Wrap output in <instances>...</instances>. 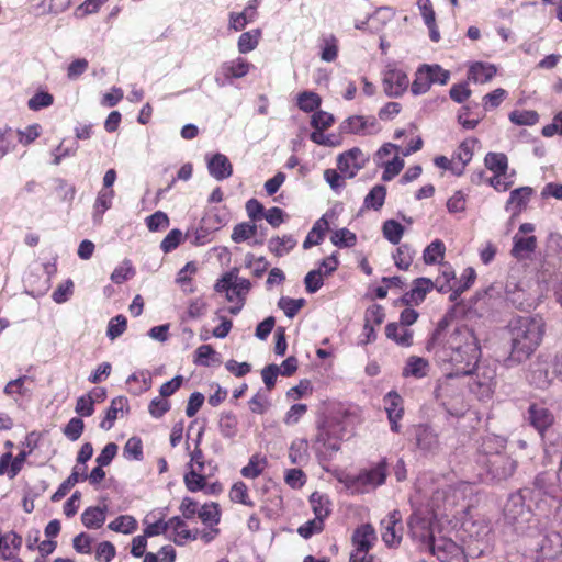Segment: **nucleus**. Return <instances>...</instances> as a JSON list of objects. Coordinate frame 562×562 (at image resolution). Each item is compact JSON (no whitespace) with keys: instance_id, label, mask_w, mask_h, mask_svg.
<instances>
[{"instance_id":"nucleus-1","label":"nucleus","mask_w":562,"mask_h":562,"mask_svg":"<svg viewBox=\"0 0 562 562\" xmlns=\"http://www.w3.org/2000/svg\"><path fill=\"white\" fill-rule=\"evenodd\" d=\"M529 487L512 493L504 506V519L533 553L535 562H562V508L543 526L526 504Z\"/></svg>"},{"instance_id":"nucleus-2","label":"nucleus","mask_w":562,"mask_h":562,"mask_svg":"<svg viewBox=\"0 0 562 562\" xmlns=\"http://www.w3.org/2000/svg\"><path fill=\"white\" fill-rule=\"evenodd\" d=\"M430 352L447 372V379L472 375L481 358L479 340L474 330L467 325L456 327Z\"/></svg>"},{"instance_id":"nucleus-3","label":"nucleus","mask_w":562,"mask_h":562,"mask_svg":"<svg viewBox=\"0 0 562 562\" xmlns=\"http://www.w3.org/2000/svg\"><path fill=\"white\" fill-rule=\"evenodd\" d=\"M509 353L505 366L510 368L528 360L540 346L544 335V322L539 316H515L505 327Z\"/></svg>"},{"instance_id":"nucleus-4","label":"nucleus","mask_w":562,"mask_h":562,"mask_svg":"<svg viewBox=\"0 0 562 562\" xmlns=\"http://www.w3.org/2000/svg\"><path fill=\"white\" fill-rule=\"evenodd\" d=\"M506 440L502 437H486L480 449L477 463L485 469L487 479L493 483L508 480L517 468V462L503 452Z\"/></svg>"},{"instance_id":"nucleus-5","label":"nucleus","mask_w":562,"mask_h":562,"mask_svg":"<svg viewBox=\"0 0 562 562\" xmlns=\"http://www.w3.org/2000/svg\"><path fill=\"white\" fill-rule=\"evenodd\" d=\"M228 222V214L222 212L218 207L209 209L200 220L198 226H191L187 229L184 237L193 246H203L212 240L215 232L220 231Z\"/></svg>"},{"instance_id":"nucleus-6","label":"nucleus","mask_w":562,"mask_h":562,"mask_svg":"<svg viewBox=\"0 0 562 562\" xmlns=\"http://www.w3.org/2000/svg\"><path fill=\"white\" fill-rule=\"evenodd\" d=\"M339 424L335 422H323L318 425L317 435L313 443L316 457L319 462L329 461L340 449V438L338 431Z\"/></svg>"},{"instance_id":"nucleus-7","label":"nucleus","mask_w":562,"mask_h":562,"mask_svg":"<svg viewBox=\"0 0 562 562\" xmlns=\"http://www.w3.org/2000/svg\"><path fill=\"white\" fill-rule=\"evenodd\" d=\"M41 435L36 431L27 434L22 442L23 449L13 458L11 452H5L0 457V475L8 474L9 479H14L22 470L27 457L37 448Z\"/></svg>"},{"instance_id":"nucleus-8","label":"nucleus","mask_w":562,"mask_h":562,"mask_svg":"<svg viewBox=\"0 0 562 562\" xmlns=\"http://www.w3.org/2000/svg\"><path fill=\"white\" fill-rule=\"evenodd\" d=\"M387 476V463L385 459H381L374 467L361 470L356 475L347 479L346 485L352 492L364 493L368 487H378L385 483Z\"/></svg>"},{"instance_id":"nucleus-9","label":"nucleus","mask_w":562,"mask_h":562,"mask_svg":"<svg viewBox=\"0 0 562 562\" xmlns=\"http://www.w3.org/2000/svg\"><path fill=\"white\" fill-rule=\"evenodd\" d=\"M426 550L435 555L439 562H468L464 549L450 538L432 539Z\"/></svg>"},{"instance_id":"nucleus-10","label":"nucleus","mask_w":562,"mask_h":562,"mask_svg":"<svg viewBox=\"0 0 562 562\" xmlns=\"http://www.w3.org/2000/svg\"><path fill=\"white\" fill-rule=\"evenodd\" d=\"M408 436L414 440L417 449L425 456L436 454L440 449L439 435L429 424L413 425Z\"/></svg>"},{"instance_id":"nucleus-11","label":"nucleus","mask_w":562,"mask_h":562,"mask_svg":"<svg viewBox=\"0 0 562 562\" xmlns=\"http://www.w3.org/2000/svg\"><path fill=\"white\" fill-rule=\"evenodd\" d=\"M555 475H552L547 472L539 473L533 480V487L529 488L530 502H535L536 506L539 508L541 502H547V498L550 501H555L558 497L559 486L555 483Z\"/></svg>"},{"instance_id":"nucleus-12","label":"nucleus","mask_w":562,"mask_h":562,"mask_svg":"<svg viewBox=\"0 0 562 562\" xmlns=\"http://www.w3.org/2000/svg\"><path fill=\"white\" fill-rule=\"evenodd\" d=\"M554 376L553 362L548 356L539 355L536 360L531 362L527 379L535 387L544 390L551 384Z\"/></svg>"},{"instance_id":"nucleus-13","label":"nucleus","mask_w":562,"mask_h":562,"mask_svg":"<svg viewBox=\"0 0 562 562\" xmlns=\"http://www.w3.org/2000/svg\"><path fill=\"white\" fill-rule=\"evenodd\" d=\"M369 157L359 147H352L338 155L337 169L345 178L351 179L366 166Z\"/></svg>"},{"instance_id":"nucleus-14","label":"nucleus","mask_w":562,"mask_h":562,"mask_svg":"<svg viewBox=\"0 0 562 562\" xmlns=\"http://www.w3.org/2000/svg\"><path fill=\"white\" fill-rule=\"evenodd\" d=\"M408 533L413 540L420 542L426 550L428 543L436 539L432 532L430 520L420 512H414L407 519Z\"/></svg>"},{"instance_id":"nucleus-15","label":"nucleus","mask_w":562,"mask_h":562,"mask_svg":"<svg viewBox=\"0 0 562 562\" xmlns=\"http://www.w3.org/2000/svg\"><path fill=\"white\" fill-rule=\"evenodd\" d=\"M383 89L389 98H400L408 89L407 74L394 66H387L383 72Z\"/></svg>"},{"instance_id":"nucleus-16","label":"nucleus","mask_w":562,"mask_h":562,"mask_svg":"<svg viewBox=\"0 0 562 562\" xmlns=\"http://www.w3.org/2000/svg\"><path fill=\"white\" fill-rule=\"evenodd\" d=\"M340 134L369 135L376 133L380 127L376 119L372 115H351L339 124Z\"/></svg>"},{"instance_id":"nucleus-17","label":"nucleus","mask_w":562,"mask_h":562,"mask_svg":"<svg viewBox=\"0 0 562 562\" xmlns=\"http://www.w3.org/2000/svg\"><path fill=\"white\" fill-rule=\"evenodd\" d=\"M525 420L540 434L554 426L555 417L543 404L532 402L527 407Z\"/></svg>"},{"instance_id":"nucleus-18","label":"nucleus","mask_w":562,"mask_h":562,"mask_svg":"<svg viewBox=\"0 0 562 562\" xmlns=\"http://www.w3.org/2000/svg\"><path fill=\"white\" fill-rule=\"evenodd\" d=\"M382 540L386 547H397L402 540V515L400 510L394 509L381 520Z\"/></svg>"},{"instance_id":"nucleus-19","label":"nucleus","mask_w":562,"mask_h":562,"mask_svg":"<svg viewBox=\"0 0 562 562\" xmlns=\"http://www.w3.org/2000/svg\"><path fill=\"white\" fill-rule=\"evenodd\" d=\"M383 403L391 431L400 434L402 430L400 422L404 416V401L402 396L397 391L392 390L384 395Z\"/></svg>"},{"instance_id":"nucleus-20","label":"nucleus","mask_w":562,"mask_h":562,"mask_svg":"<svg viewBox=\"0 0 562 562\" xmlns=\"http://www.w3.org/2000/svg\"><path fill=\"white\" fill-rule=\"evenodd\" d=\"M538 435L543 446L547 462L553 463L557 460L560 469H562V436L554 429V426Z\"/></svg>"},{"instance_id":"nucleus-21","label":"nucleus","mask_w":562,"mask_h":562,"mask_svg":"<svg viewBox=\"0 0 562 562\" xmlns=\"http://www.w3.org/2000/svg\"><path fill=\"white\" fill-rule=\"evenodd\" d=\"M434 288L435 283L431 279L426 277L416 278L412 283L411 290L405 292L401 296L400 301L406 306L412 304L419 305L425 301L427 294L431 292Z\"/></svg>"},{"instance_id":"nucleus-22","label":"nucleus","mask_w":562,"mask_h":562,"mask_svg":"<svg viewBox=\"0 0 562 562\" xmlns=\"http://www.w3.org/2000/svg\"><path fill=\"white\" fill-rule=\"evenodd\" d=\"M207 171L217 181H223L233 175L229 159L222 153L206 155Z\"/></svg>"},{"instance_id":"nucleus-23","label":"nucleus","mask_w":562,"mask_h":562,"mask_svg":"<svg viewBox=\"0 0 562 562\" xmlns=\"http://www.w3.org/2000/svg\"><path fill=\"white\" fill-rule=\"evenodd\" d=\"M533 189L531 187H520L510 191L509 198L506 201L505 210L512 212L513 216H517L528 205Z\"/></svg>"},{"instance_id":"nucleus-24","label":"nucleus","mask_w":562,"mask_h":562,"mask_svg":"<svg viewBox=\"0 0 562 562\" xmlns=\"http://www.w3.org/2000/svg\"><path fill=\"white\" fill-rule=\"evenodd\" d=\"M537 249V237L533 235L530 236H521L516 234L513 237V247L510 249V255L517 260H525L530 258V256Z\"/></svg>"},{"instance_id":"nucleus-25","label":"nucleus","mask_w":562,"mask_h":562,"mask_svg":"<svg viewBox=\"0 0 562 562\" xmlns=\"http://www.w3.org/2000/svg\"><path fill=\"white\" fill-rule=\"evenodd\" d=\"M375 540V530L370 524H363L357 527L351 537L355 549L360 552H369Z\"/></svg>"},{"instance_id":"nucleus-26","label":"nucleus","mask_w":562,"mask_h":562,"mask_svg":"<svg viewBox=\"0 0 562 562\" xmlns=\"http://www.w3.org/2000/svg\"><path fill=\"white\" fill-rule=\"evenodd\" d=\"M496 72L497 69L495 65L484 61H474L469 67L468 79L474 83H486L493 79Z\"/></svg>"},{"instance_id":"nucleus-27","label":"nucleus","mask_w":562,"mask_h":562,"mask_svg":"<svg viewBox=\"0 0 562 562\" xmlns=\"http://www.w3.org/2000/svg\"><path fill=\"white\" fill-rule=\"evenodd\" d=\"M385 336L401 347L407 348L413 345V330L400 326L396 322L386 324Z\"/></svg>"},{"instance_id":"nucleus-28","label":"nucleus","mask_w":562,"mask_h":562,"mask_svg":"<svg viewBox=\"0 0 562 562\" xmlns=\"http://www.w3.org/2000/svg\"><path fill=\"white\" fill-rule=\"evenodd\" d=\"M456 315V306H451L445 315L439 319L436 325V328L430 334L429 338L426 342V350L431 351L438 344L442 342V335L451 321Z\"/></svg>"},{"instance_id":"nucleus-29","label":"nucleus","mask_w":562,"mask_h":562,"mask_svg":"<svg viewBox=\"0 0 562 562\" xmlns=\"http://www.w3.org/2000/svg\"><path fill=\"white\" fill-rule=\"evenodd\" d=\"M87 477L88 476L85 472V469H79L78 465L74 467L70 475L63 483H60L55 493L52 495V502H59L67 495L71 487H74L79 482L86 481Z\"/></svg>"},{"instance_id":"nucleus-30","label":"nucleus","mask_w":562,"mask_h":562,"mask_svg":"<svg viewBox=\"0 0 562 562\" xmlns=\"http://www.w3.org/2000/svg\"><path fill=\"white\" fill-rule=\"evenodd\" d=\"M296 245L297 240L291 234H286L281 237L274 236L268 240L269 251L279 258L288 255Z\"/></svg>"},{"instance_id":"nucleus-31","label":"nucleus","mask_w":562,"mask_h":562,"mask_svg":"<svg viewBox=\"0 0 562 562\" xmlns=\"http://www.w3.org/2000/svg\"><path fill=\"white\" fill-rule=\"evenodd\" d=\"M251 64L246 59L238 57L231 61H225L221 65V72L227 80L238 79L245 77Z\"/></svg>"},{"instance_id":"nucleus-32","label":"nucleus","mask_w":562,"mask_h":562,"mask_svg":"<svg viewBox=\"0 0 562 562\" xmlns=\"http://www.w3.org/2000/svg\"><path fill=\"white\" fill-rule=\"evenodd\" d=\"M429 362L427 359L418 356H411L403 368L402 375L404 378L413 376L423 379L428 374Z\"/></svg>"},{"instance_id":"nucleus-33","label":"nucleus","mask_w":562,"mask_h":562,"mask_svg":"<svg viewBox=\"0 0 562 562\" xmlns=\"http://www.w3.org/2000/svg\"><path fill=\"white\" fill-rule=\"evenodd\" d=\"M106 506H90L81 514V522L88 529H99L106 519Z\"/></svg>"},{"instance_id":"nucleus-34","label":"nucleus","mask_w":562,"mask_h":562,"mask_svg":"<svg viewBox=\"0 0 562 562\" xmlns=\"http://www.w3.org/2000/svg\"><path fill=\"white\" fill-rule=\"evenodd\" d=\"M476 528L475 524H472L471 529L468 530L469 537L472 539V543H476L475 548H471V544L469 546V550L475 553L477 557L485 553V551L488 549V539L487 536L490 535V528L487 525H481L477 527V530L474 531L472 529Z\"/></svg>"},{"instance_id":"nucleus-35","label":"nucleus","mask_w":562,"mask_h":562,"mask_svg":"<svg viewBox=\"0 0 562 562\" xmlns=\"http://www.w3.org/2000/svg\"><path fill=\"white\" fill-rule=\"evenodd\" d=\"M127 405V398L124 396H116L111 401L110 406L106 408L103 419L99 427L103 430H110L115 420L117 419L119 413L124 409Z\"/></svg>"},{"instance_id":"nucleus-36","label":"nucleus","mask_w":562,"mask_h":562,"mask_svg":"<svg viewBox=\"0 0 562 562\" xmlns=\"http://www.w3.org/2000/svg\"><path fill=\"white\" fill-rule=\"evenodd\" d=\"M485 167L497 176H506L508 170V158L504 153L490 151L484 158Z\"/></svg>"},{"instance_id":"nucleus-37","label":"nucleus","mask_w":562,"mask_h":562,"mask_svg":"<svg viewBox=\"0 0 562 562\" xmlns=\"http://www.w3.org/2000/svg\"><path fill=\"white\" fill-rule=\"evenodd\" d=\"M505 300L506 302L515 307L516 310L524 311L527 307H530V303H528L526 292L518 288L517 284H506L505 289Z\"/></svg>"},{"instance_id":"nucleus-38","label":"nucleus","mask_w":562,"mask_h":562,"mask_svg":"<svg viewBox=\"0 0 562 562\" xmlns=\"http://www.w3.org/2000/svg\"><path fill=\"white\" fill-rule=\"evenodd\" d=\"M431 86L432 81L430 74L425 70V64H422L415 72L414 80L411 85V92L414 95H422L428 92Z\"/></svg>"},{"instance_id":"nucleus-39","label":"nucleus","mask_w":562,"mask_h":562,"mask_svg":"<svg viewBox=\"0 0 562 562\" xmlns=\"http://www.w3.org/2000/svg\"><path fill=\"white\" fill-rule=\"evenodd\" d=\"M289 459L292 464L305 465L308 462V442L306 439H295L289 449Z\"/></svg>"},{"instance_id":"nucleus-40","label":"nucleus","mask_w":562,"mask_h":562,"mask_svg":"<svg viewBox=\"0 0 562 562\" xmlns=\"http://www.w3.org/2000/svg\"><path fill=\"white\" fill-rule=\"evenodd\" d=\"M189 470L184 473L183 481L188 491L195 493L206 486L205 471H196L193 464H188Z\"/></svg>"},{"instance_id":"nucleus-41","label":"nucleus","mask_w":562,"mask_h":562,"mask_svg":"<svg viewBox=\"0 0 562 562\" xmlns=\"http://www.w3.org/2000/svg\"><path fill=\"white\" fill-rule=\"evenodd\" d=\"M218 430L226 439H234L238 431V420L233 412H222L218 419Z\"/></svg>"},{"instance_id":"nucleus-42","label":"nucleus","mask_w":562,"mask_h":562,"mask_svg":"<svg viewBox=\"0 0 562 562\" xmlns=\"http://www.w3.org/2000/svg\"><path fill=\"white\" fill-rule=\"evenodd\" d=\"M386 198V187L384 184H375L364 196L363 206L379 211L384 205Z\"/></svg>"},{"instance_id":"nucleus-43","label":"nucleus","mask_w":562,"mask_h":562,"mask_svg":"<svg viewBox=\"0 0 562 562\" xmlns=\"http://www.w3.org/2000/svg\"><path fill=\"white\" fill-rule=\"evenodd\" d=\"M258 232V225L256 222H241L234 226L232 233V240L236 244H240L250 240L255 237Z\"/></svg>"},{"instance_id":"nucleus-44","label":"nucleus","mask_w":562,"mask_h":562,"mask_svg":"<svg viewBox=\"0 0 562 562\" xmlns=\"http://www.w3.org/2000/svg\"><path fill=\"white\" fill-rule=\"evenodd\" d=\"M404 233L405 227L396 220L390 218L382 224L383 237L392 245H398Z\"/></svg>"},{"instance_id":"nucleus-45","label":"nucleus","mask_w":562,"mask_h":562,"mask_svg":"<svg viewBox=\"0 0 562 562\" xmlns=\"http://www.w3.org/2000/svg\"><path fill=\"white\" fill-rule=\"evenodd\" d=\"M220 355L211 345H201L193 353V363L199 367H210L212 362L220 361Z\"/></svg>"},{"instance_id":"nucleus-46","label":"nucleus","mask_w":562,"mask_h":562,"mask_svg":"<svg viewBox=\"0 0 562 562\" xmlns=\"http://www.w3.org/2000/svg\"><path fill=\"white\" fill-rule=\"evenodd\" d=\"M310 503L315 518L324 521L329 516L331 510L329 508L330 503L327 496L318 492H314L310 496Z\"/></svg>"},{"instance_id":"nucleus-47","label":"nucleus","mask_w":562,"mask_h":562,"mask_svg":"<svg viewBox=\"0 0 562 562\" xmlns=\"http://www.w3.org/2000/svg\"><path fill=\"white\" fill-rule=\"evenodd\" d=\"M199 518L205 526L211 528L218 525L221 520L220 505L214 502L205 503L200 508Z\"/></svg>"},{"instance_id":"nucleus-48","label":"nucleus","mask_w":562,"mask_h":562,"mask_svg":"<svg viewBox=\"0 0 562 562\" xmlns=\"http://www.w3.org/2000/svg\"><path fill=\"white\" fill-rule=\"evenodd\" d=\"M416 251L408 245V244H402L396 248L395 254H393V259L395 266L403 271H406L409 269L414 256Z\"/></svg>"},{"instance_id":"nucleus-49","label":"nucleus","mask_w":562,"mask_h":562,"mask_svg":"<svg viewBox=\"0 0 562 562\" xmlns=\"http://www.w3.org/2000/svg\"><path fill=\"white\" fill-rule=\"evenodd\" d=\"M322 104L321 97L313 91H303L297 94V106L305 113L318 111Z\"/></svg>"},{"instance_id":"nucleus-50","label":"nucleus","mask_w":562,"mask_h":562,"mask_svg":"<svg viewBox=\"0 0 562 562\" xmlns=\"http://www.w3.org/2000/svg\"><path fill=\"white\" fill-rule=\"evenodd\" d=\"M371 19L370 32H378L394 16V12L390 7H379L372 13H369Z\"/></svg>"},{"instance_id":"nucleus-51","label":"nucleus","mask_w":562,"mask_h":562,"mask_svg":"<svg viewBox=\"0 0 562 562\" xmlns=\"http://www.w3.org/2000/svg\"><path fill=\"white\" fill-rule=\"evenodd\" d=\"M446 246L441 239L432 240L424 250L423 259L426 265H435L443 259Z\"/></svg>"},{"instance_id":"nucleus-52","label":"nucleus","mask_w":562,"mask_h":562,"mask_svg":"<svg viewBox=\"0 0 562 562\" xmlns=\"http://www.w3.org/2000/svg\"><path fill=\"white\" fill-rule=\"evenodd\" d=\"M508 117L513 124L518 126H532L539 121V114L533 110H514Z\"/></svg>"},{"instance_id":"nucleus-53","label":"nucleus","mask_w":562,"mask_h":562,"mask_svg":"<svg viewBox=\"0 0 562 562\" xmlns=\"http://www.w3.org/2000/svg\"><path fill=\"white\" fill-rule=\"evenodd\" d=\"M109 529L125 535L133 533L137 529V520L130 515H121L108 525Z\"/></svg>"},{"instance_id":"nucleus-54","label":"nucleus","mask_w":562,"mask_h":562,"mask_svg":"<svg viewBox=\"0 0 562 562\" xmlns=\"http://www.w3.org/2000/svg\"><path fill=\"white\" fill-rule=\"evenodd\" d=\"M330 241L338 248H350L357 243V236L348 228H339L333 232Z\"/></svg>"},{"instance_id":"nucleus-55","label":"nucleus","mask_w":562,"mask_h":562,"mask_svg":"<svg viewBox=\"0 0 562 562\" xmlns=\"http://www.w3.org/2000/svg\"><path fill=\"white\" fill-rule=\"evenodd\" d=\"M260 36H261V31L259 29L244 32L239 36L238 43H237L239 53L247 54V53L254 50L259 43Z\"/></svg>"},{"instance_id":"nucleus-56","label":"nucleus","mask_w":562,"mask_h":562,"mask_svg":"<svg viewBox=\"0 0 562 562\" xmlns=\"http://www.w3.org/2000/svg\"><path fill=\"white\" fill-rule=\"evenodd\" d=\"M123 457L127 460L142 461L144 458L143 442L137 436L131 437L124 445Z\"/></svg>"},{"instance_id":"nucleus-57","label":"nucleus","mask_w":562,"mask_h":562,"mask_svg":"<svg viewBox=\"0 0 562 562\" xmlns=\"http://www.w3.org/2000/svg\"><path fill=\"white\" fill-rule=\"evenodd\" d=\"M145 224L149 232L156 233L167 229L170 225V220L164 211H156L145 218Z\"/></svg>"},{"instance_id":"nucleus-58","label":"nucleus","mask_w":562,"mask_h":562,"mask_svg":"<svg viewBox=\"0 0 562 562\" xmlns=\"http://www.w3.org/2000/svg\"><path fill=\"white\" fill-rule=\"evenodd\" d=\"M305 299H292L282 296L278 301V307L282 310L286 317L294 318L299 311L305 305Z\"/></svg>"},{"instance_id":"nucleus-59","label":"nucleus","mask_w":562,"mask_h":562,"mask_svg":"<svg viewBox=\"0 0 562 562\" xmlns=\"http://www.w3.org/2000/svg\"><path fill=\"white\" fill-rule=\"evenodd\" d=\"M404 159L400 156L395 155L391 160L385 161L384 164L380 165L379 167H383V172L381 179L384 182L391 181L393 178H395L404 168Z\"/></svg>"},{"instance_id":"nucleus-60","label":"nucleus","mask_w":562,"mask_h":562,"mask_svg":"<svg viewBox=\"0 0 562 562\" xmlns=\"http://www.w3.org/2000/svg\"><path fill=\"white\" fill-rule=\"evenodd\" d=\"M238 272L237 268H233L229 271L225 272L214 284V290L218 293L225 292L226 293V300L232 302L233 295H232V285L234 279H236V273Z\"/></svg>"},{"instance_id":"nucleus-61","label":"nucleus","mask_w":562,"mask_h":562,"mask_svg":"<svg viewBox=\"0 0 562 562\" xmlns=\"http://www.w3.org/2000/svg\"><path fill=\"white\" fill-rule=\"evenodd\" d=\"M127 318L123 314L112 317L106 327V337L110 340L119 338L126 330Z\"/></svg>"},{"instance_id":"nucleus-62","label":"nucleus","mask_w":562,"mask_h":562,"mask_svg":"<svg viewBox=\"0 0 562 562\" xmlns=\"http://www.w3.org/2000/svg\"><path fill=\"white\" fill-rule=\"evenodd\" d=\"M54 103V97L52 93L38 90L35 94L27 101V106L32 111H40L50 106Z\"/></svg>"},{"instance_id":"nucleus-63","label":"nucleus","mask_w":562,"mask_h":562,"mask_svg":"<svg viewBox=\"0 0 562 562\" xmlns=\"http://www.w3.org/2000/svg\"><path fill=\"white\" fill-rule=\"evenodd\" d=\"M477 139L475 137H469L464 139L458 147L454 158H457L462 166H467L473 157V148Z\"/></svg>"},{"instance_id":"nucleus-64","label":"nucleus","mask_w":562,"mask_h":562,"mask_svg":"<svg viewBox=\"0 0 562 562\" xmlns=\"http://www.w3.org/2000/svg\"><path fill=\"white\" fill-rule=\"evenodd\" d=\"M135 274V269L133 268L130 260L125 259L123 263L116 267L111 273V281L115 284H122L127 281Z\"/></svg>"}]
</instances>
